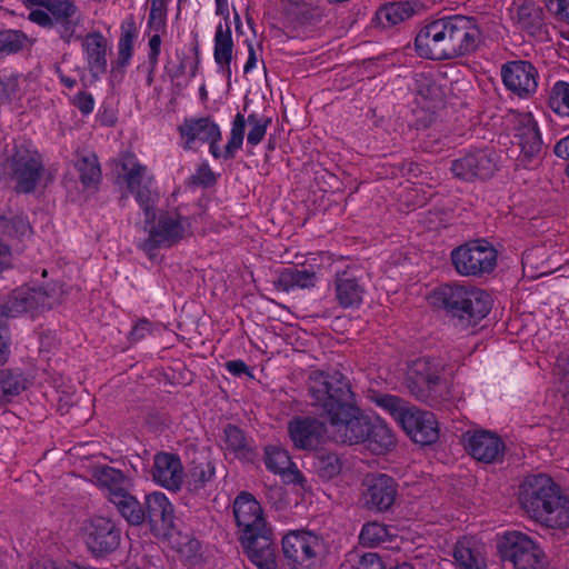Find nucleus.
<instances>
[{"instance_id":"nucleus-50","label":"nucleus","mask_w":569,"mask_h":569,"mask_svg":"<svg viewBox=\"0 0 569 569\" xmlns=\"http://www.w3.org/2000/svg\"><path fill=\"white\" fill-rule=\"evenodd\" d=\"M169 0H151L148 26L159 32L166 26L167 6Z\"/></svg>"},{"instance_id":"nucleus-12","label":"nucleus","mask_w":569,"mask_h":569,"mask_svg":"<svg viewBox=\"0 0 569 569\" xmlns=\"http://www.w3.org/2000/svg\"><path fill=\"white\" fill-rule=\"evenodd\" d=\"M516 133L521 153L517 159V166L530 168L538 161L542 152V139L538 124L531 113L516 116Z\"/></svg>"},{"instance_id":"nucleus-16","label":"nucleus","mask_w":569,"mask_h":569,"mask_svg":"<svg viewBox=\"0 0 569 569\" xmlns=\"http://www.w3.org/2000/svg\"><path fill=\"white\" fill-rule=\"evenodd\" d=\"M462 443L472 458L485 463L499 461L505 451L502 440L496 433L486 430L465 432Z\"/></svg>"},{"instance_id":"nucleus-45","label":"nucleus","mask_w":569,"mask_h":569,"mask_svg":"<svg viewBox=\"0 0 569 569\" xmlns=\"http://www.w3.org/2000/svg\"><path fill=\"white\" fill-rule=\"evenodd\" d=\"M264 463L268 470L282 473L289 470L292 462L288 452L277 446H268L264 451Z\"/></svg>"},{"instance_id":"nucleus-32","label":"nucleus","mask_w":569,"mask_h":569,"mask_svg":"<svg viewBox=\"0 0 569 569\" xmlns=\"http://www.w3.org/2000/svg\"><path fill=\"white\" fill-rule=\"evenodd\" d=\"M233 41L231 36V29L228 23L222 26L219 23L214 34V61L220 68H222L228 77L231 73L230 62L232 59Z\"/></svg>"},{"instance_id":"nucleus-47","label":"nucleus","mask_w":569,"mask_h":569,"mask_svg":"<svg viewBox=\"0 0 569 569\" xmlns=\"http://www.w3.org/2000/svg\"><path fill=\"white\" fill-rule=\"evenodd\" d=\"M26 41L27 37L21 31H0V57L17 53L24 47Z\"/></svg>"},{"instance_id":"nucleus-51","label":"nucleus","mask_w":569,"mask_h":569,"mask_svg":"<svg viewBox=\"0 0 569 569\" xmlns=\"http://www.w3.org/2000/svg\"><path fill=\"white\" fill-rule=\"evenodd\" d=\"M136 38L134 29L122 30L119 43H118V64L126 67L131 57L133 49V40Z\"/></svg>"},{"instance_id":"nucleus-57","label":"nucleus","mask_w":569,"mask_h":569,"mask_svg":"<svg viewBox=\"0 0 569 569\" xmlns=\"http://www.w3.org/2000/svg\"><path fill=\"white\" fill-rule=\"evenodd\" d=\"M71 563L53 560L48 557H41L34 560L29 569H70Z\"/></svg>"},{"instance_id":"nucleus-5","label":"nucleus","mask_w":569,"mask_h":569,"mask_svg":"<svg viewBox=\"0 0 569 569\" xmlns=\"http://www.w3.org/2000/svg\"><path fill=\"white\" fill-rule=\"evenodd\" d=\"M119 164L121 171L118 176L126 182L129 192L142 209L146 217L144 222L153 221L159 199L158 192L153 188V177L133 153H122Z\"/></svg>"},{"instance_id":"nucleus-31","label":"nucleus","mask_w":569,"mask_h":569,"mask_svg":"<svg viewBox=\"0 0 569 569\" xmlns=\"http://www.w3.org/2000/svg\"><path fill=\"white\" fill-rule=\"evenodd\" d=\"M244 117L241 113H237L232 121L230 138L224 147V150L221 151L218 146V142L220 140H211L210 142H208L211 154L214 158L223 157L224 159H232L236 156V152L242 147L244 139Z\"/></svg>"},{"instance_id":"nucleus-40","label":"nucleus","mask_w":569,"mask_h":569,"mask_svg":"<svg viewBox=\"0 0 569 569\" xmlns=\"http://www.w3.org/2000/svg\"><path fill=\"white\" fill-rule=\"evenodd\" d=\"M321 537L322 536H283L284 539H293L296 547L301 549L302 569H310L317 556L321 552Z\"/></svg>"},{"instance_id":"nucleus-62","label":"nucleus","mask_w":569,"mask_h":569,"mask_svg":"<svg viewBox=\"0 0 569 569\" xmlns=\"http://www.w3.org/2000/svg\"><path fill=\"white\" fill-rule=\"evenodd\" d=\"M226 367L233 376H241L249 373L248 366L242 360H231L226 363Z\"/></svg>"},{"instance_id":"nucleus-8","label":"nucleus","mask_w":569,"mask_h":569,"mask_svg":"<svg viewBox=\"0 0 569 569\" xmlns=\"http://www.w3.org/2000/svg\"><path fill=\"white\" fill-rule=\"evenodd\" d=\"M497 549L500 558L512 562L515 569H547L546 555L530 536H500Z\"/></svg>"},{"instance_id":"nucleus-37","label":"nucleus","mask_w":569,"mask_h":569,"mask_svg":"<svg viewBox=\"0 0 569 569\" xmlns=\"http://www.w3.org/2000/svg\"><path fill=\"white\" fill-rule=\"evenodd\" d=\"M313 470L322 480H331L342 470L341 458L333 451H318L313 458Z\"/></svg>"},{"instance_id":"nucleus-59","label":"nucleus","mask_w":569,"mask_h":569,"mask_svg":"<svg viewBox=\"0 0 569 569\" xmlns=\"http://www.w3.org/2000/svg\"><path fill=\"white\" fill-rule=\"evenodd\" d=\"M358 537H359L360 543H362L365 546L368 545L370 547H375V546H378L383 542H391L393 540V538H396L397 536H365V535H361Z\"/></svg>"},{"instance_id":"nucleus-44","label":"nucleus","mask_w":569,"mask_h":569,"mask_svg":"<svg viewBox=\"0 0 569 569\" xmlns=\"http://www.w3.org/2000/svg\"><path fill=\"white\" fill-rule=\"evenodd\" d=\"M373 401L378 407L389 412L399 425L402 423V418H405L412 408L401 398L393 395H377Z\"/></svg>"},{"instance_id":"nucleus-39","label":"nucleus","mask_w":569,"mask_h":569,"mask_svg":"<svg viewBox=\"0 0 569 569\" xmlns=\"http://www.w3.org/2000/svg\"><path fill=\"white\" fill-rule=\"evenodd\" d=\"M515 19L521 29L535 34L542 26V11L531 2L517 6Z\"/></svg>"},{"instance_id":"nucleus-20","label":"nucleus","mask_w":569,"mask_h":569,"mask_svg":"<svg viewBox=\"0 0 569 569\" xmlns=\"http://www.w3.org/2000/svg\"><path fill=\"white\" fill-rule=\"evenodd\" d=\"M335 298L342 308H358L366 292L365 283L356 269L338 271L333 279Z\"/></svg>"},{"instance_id":"nucleus-3","label":"nucleus","mask_w":569,"mask_h":569,"mask_svg":"<svg viewBox=\"0 0 569 569\" xmlns=\"http://www.w3.org/2000/svg\"><path fill=\"white\" fill-rule=\"evenodd\" d=\"M519 502L542 527L565 529L569 526V500L547 475L528 476L520 485Z\"/></svg>"},{"instance_id":"nucleus-49","label":"nucleus","mask_w":569,"mask_h":569,"mask_svg":"<svg viewBox=\"0 0 569 569\" xmlns=\"http://www.w3.org/2000/svg\"><path fill=\"white\" fill-rule=\"evenodd\" d=\"M246 124L248 123L250 126L249 133L247 136V142L250 146H257L262 141V139L266 136L267 128L271 122L270 118L267 117H259L256 113H251L246 119Z\"/></svg>"},{"instance_id":"nucleus-53","label":"nucleus","mask_w":569,"mask_h":569,"mask_svg":"<svg viewBox=\"0 0 569 569\" xmlns=\"http://www.w3.org/2000/svg\"><path fill=\"white\" fill-rule=\"evenodd\" d=\"M282 550L284 557L289 560L291 569H302L301 568V549L296 547V541L293 539H284L282 537Z\"/></svg>"},{"instance_id":"nucleus-23","label":"nucleus","mask_w":569,"mask_h":569,"mask_svg":"<svg viewBox=\"0 0 569 569\" xmlns=\"http://www.w3.org/2000/svg\"><path fill=\"white\" fill-rule=\"evenodd\" d=\"M184 472L180 458L174 453L159 452L153 458L152 478L161 487L177 491L181 488Z\"/></svg>"},{"instance_id":"nucleus-29","label":"nucleus","mask_w":569,"mask_h":569,"mask_svg":"<svg viewBox=\"0 0 569 569\" xmlns=\"http://www.w3.org/2000/svg\"><path fill=\"white\" fill-rule=\"evenodd\" d=\"M87 53L88 66L93 76L107 69V40L100 32L89 33L82 43Z\"/></svg>"},{"instance_id":"nucleus-35","label":"nucleus","mask_w":569,"mask_h":569,"mask_svg":"<svg viewBox=\"0 0 569 569\" xmlns=\"http://www.w3.org/2000/svg\"><path fill=\"white\" fill-rule=\"evenodd\" d=\"M111 502L117 507L121 516L133 526L141 525L146 519V511L141 503L127 491L116 495Z\"/></svg>"},{"instance_id":"nucleus-58","label":"nucleus","mask_w":569,"mask_h":569,"mask_svg":"<svg viewBox=\"0 0 569 569\" xmlns=\"http://www.w3.org/2000/svg\"><path fill=\"white\" fill-rule=\"evenodd\" d=\"M160 46H161V38H160L159 33L157 32L149 39V47H150L149 62L152 67H154L158 62V57L160 53Z\"/></svg>"},{"instance_id":"nucleus-55","label":"nucleus","mask_w":569,"mask_h":569,"mask_svg":"<svg viewBox=\"0 0 569 569\" xmlns=\"http://www.w3.org/2000/svg\"><path fill=\"white\" fill-rule=\"evenodd\" d=\"M72 103L77 107L82 114H89L93 111L94 100L91 93L80 91L74 96Z\"/></svg>"},{"instance_id":"nucleus-14","label":"nucleus","mask_w":569,"mask_h":569,"mask_svg":"<svg viewBox=\"0 0 569 569\" xmlns=\"http://www.w3.org/2000/svg\"><path fill=\"white\" fill-rule=\"evenodd\" d=\"M397 485L383 473L367 475L362 481V502L368 509L387 511L395 502Z\"/></svg>"},{"instance_id":"nucleus-42","label":"nucleus","mask_w":569,"mask_h":569,"mask_svg":"<svg viewBox=\"0 0 569 569\" xmlns=\"http://www.w3.org/2000/svg\"><path fill=\"white\" fill-rule=\"evenodd\" d=\"M24 389V379L20 373L9 369L0 370V406Z\"/></svg>"},{"instance_id":"nucleus-13","label":"nucleus","mask_w":569,"mask_h":569,"mask_svg":"<svg viewBox=\"0 0 569 569\" xmlns=\"http://www.w3.org/2000/svg\"><path fill=\"white\" fill-rule=\"evenodd\" d=\"M501 78L505 87L519 98L533 94L538 87V71L531 62L525 60L502 64Z\"/></svg>"},{"instance_id":"nucleus-56","label":"nucleus","mask_w":569,"mask_h":569,"mask_svg":"<svg viewBox=\"0 0 569 569\" xmlns=\"http://www.w3.org/2000/svg\"><path fill=\"white\" fill-rule=\"evenodd\" d=\"M92 531L90 533H114L116 526L111 519L98 516L91 519Z\"/></svg>"},{"instance_id":"nucleus-22","label":"nucleus","mask_w":569,"mask_h":569,"mask_svg":"<svg viewBox=\"0 0 569 569\" xmlns=\"http://www.w3.org/2000/svg\"><path fill=\"white\" fill-rule=\"evenodd\" d=\"M84 543L92 555L99 559L110 553L114 555V559L119 562L128 561L133 551V543L130 536H83Z\"/></svg>"},{"instance_id":"nucleus-7","label":"nucleus","mask_w":569,"mask_h":569,"mask_svg":"<svg viewBox=\"0 0 569 569\" xmlns=\"http://www.w3.org/2000/svg\"><path fill=\"white\" fill-rule=\"evenodd\" d=\"M451 260L459 274L481 277L496 268L497 251L487 241H471L456 248Z\"/></svg>"},{"instance_id":"nucleus-61","label":"nucleus","mask_w":569,"mask_h":569,"mask_svg":"<svg viewBox=\"0 0 569 569\" xmlns=\"http://www.w3.org/2000/svg\"><path fill=\"white\" fill-rule=\"evenodd\" d=\"M151 331V323L143 319V320H140L137 322V325L133 327V329L131 330V337L134 339V340H139V339H142L144 338V336L147 333H149Z\"/></svg>"},{"instance_id":"nucleus-27","label":"nucleus","mask_w":569,"mask_h":569,"mask_svg":"<svg viewBox=\"0 0 569 569\" xmlns=\"http://www.w3.org/2000/svg\"><path fill=\"white\" fill-rule=\"evenodd\" d=\"M94 482L107 491L108 499L128 490L129 481L122 471L110 466H98L92 470Z\"/></svg>"},{"instance_id":"nucleus-46","label":"nucleus","mask_w":569,"mask_h":569,"mask_svg":"<svg viewBox=\"0 0 569 569\" xmlns=\"http://www.w3.org/2000/svg\"><path fill=\"white\" fill-rule=\"evenodd\" d=\"M550 108L561 116H569V83L558 81L549 93Z\"/></svg>"},{"instance_id":"nucleus-15","label":"nucleus","mask_w":569,"mask_h":569,"mask_svg":"<svg viewBox=\"0 0 569 569\" xmlns=\"http://www.w3.org/2000/svg\"><path fill=\"white\" fill-rule=\"evenodd\" d=\"M51 308L46 291L38 288L20 287L13 290L0 307V316L14 318L26 312Z\"/></svg>"},{"instance_id":"nucleus-2","label":"nucleus","mask_w":569,"mask_h":569,"mask_svg":"<svg viewBox=\"0 0 569 569\" xmlns=\"http://www.w3.org/2000/svg\"><path fill=\"white\" fill-rule=\"evenodd\" d=\"M480 30L471 17L455 14L433 20L416 36L418 56L430 60H450L475 51Z\"/></svg>"},{"instance_id":"nucleus-52","label":"nucleus","mask_w":569,"mask_h":569,"mask_svg":"<svg viewBox=\"0 0 569 569\" xmlns=\"http://www.w3.org/2000/svg\"><path fill=\"white\" fill-rule=\"evenodd\" d=\"M31 231V226L23 216H14L4 224V232L10 237H28Z\"/></svg>"},{"instance_id":"nucleus-6","label":"nucleus","mask_w":569,"mask_h":569,"mask_svg":"<svg viewBox=\"0 0 569 569\" xmlns=\"http://www.w3.org/2000/svg\"><path fill=\"white\" fill-rule=\"evenodd\" d=\"M46 10H31L28 19L42 27L56 29L60 38L69 43L80 26V13L73 0H47Z\"/></svg>"},{"instance_id":"nucleus-19","label":"nucleus","mask_w":569,"mask_h":569,"mask_svg":"<svg viewBox=\"0 0 569 569\" xmlns=\"http://www.w3.org/2000/svg\"><path fill=\"white\" fill-rule=\"evenodd\" d=\"M400 426L415 442L423 446L431 445L439 438L438 422L429 411L412 407Z\"/></svg>"},{"instance_id":"nucleus-10","label":"nucleus","mask_w":569,"mask_h":569,"mask_svg":"<svg viewBox=\"0 0 569 569\" xmlns=\"http://www.w3.org/2000/svg\"><path fill=\"white\" fill-rule=\"evenodd\" d=\"M500 154L491 149H475L451 162L452 174L465 181L486 180L499 170Z\"/></svg>"},{"instance_id":"nucleus-24","label":"nucleus","mask_w":569,"mask_h":569,"mask_svg":"<svg viewBox=\"0 0 569 569\" xmlns=\"http://www.w3.org/2000/svg\"><path fill=\"white\" fill-rule=\"evenodd\" d=\"M179 132L187 149H193L198 143L221 139L219 126L208 117L184 120L179 127Z\"/></svg>"},{"instance_id":"nucleus-63","label":"nucleus","mask_w":569,"mask_h":569,"mask_svg":"<svg viewBox=\"0 0 569 569\" xmlns=\"http://www.w3.org/2000/svg\"><path fill=\"white\" fill-rule=\"evenodd\" d=\"M11 259L12 254L9 246L0 242V271L11 266Z\"/></svg>"},{"instance_id":"nucleus-34","label":"nucleus","mask_w":569,"mask_h":569,"mask_svg":"<svg viewBox=\"0 0 569 569\" xmlns=\"http://www.w3.org/2000/svg\"><path fill=\"white\" fill-rule=\"evenodd\" d=\"M316 273L309 270H300L296 267L284 268L277 279V287L283 291H290L295 288H310L316 284Z\"/></svg>"},{"instance_id":"nucleus-18","label":"nucleus","mask_w":569,"mask_h":569,"mask_svg":"<svg viewBox=\"0 0 569 569\" xmlns=\"http://www.w3.org/2000/svg\"><path fill=\"white\" fill-rule=\"evenodd\" d=\"M237 526L243 533H262L271 531L263 517L260 503L249 492H241L233 502Z\"/></svg>"},{"instance_id":"nucleus-64","label":"nucleus","mask_w":569,"mask_h":569,"mask_svg":"<svg viewBox=\"0 0 569 569\" xmlns=\"http://www.w3.org/2000/svg\"><path fill=\"white\" fill-rule=\"evenodd\" d=\"M555 153L562 159H569V136L560 139L555 146Z\"/></svg>"},{"instance_id":"nucleus-26","label":"nucleus","mask_w":569,"mask_h":569,"mask_svg":"<svg viewBox=\"0 0 569 569\" xmlns=\"http://www.w3.org/2000/svg\"><path fill=\"white\" fill-rule=\"evenodd\" d=\"M146 516L151 523L161 525L164 531L174 530L173 507L162 492H152L146 498Z\"/></svg>"},{"instance_id":"nucleus-28","label":"nucleus","mask_w":569,"mask_h":569,"mask_svg":"<svg viewBox=\"0 0 569 569\" xmlns=\"http://www.w3.org/2000/svg\"><path fill=\"white\" fill-rule=\"evenodd\" d=\"M164 545L168 543L176 550L179 559L189 567L199 562L201 557V543L196 536H157Z\"/></svg>"},{"instance_id":"nucleus-4","label":"nucleus","mask_w":569,"mask_h":569,"mask_svg":"<svg viewBox=\"0 0 569 569\" xmlns=\"http://www.w3.org/2000/svg\"><path fill=\"white\" fill-rule=\"evenodd\" d=\"M431 305L457 318L461 326H476L490 311L492 299L485 290L475 286L443 284L430 296Z\"/></svg>"},{"instance_id":"nucleus-17","label":"nucleus","mask_w":569,"mask_h":569,"mask_svg":"<svg viewBox=\"0 0 569 569\" xmlns=\"http://www.w3.org/2000/svg\"><path fill=\"white\" fill-rule=\"evenodd\" d=\"M288 432L295 447L315 450L327 439V426L311 417H296L288 425Z\"/></svg>"},{"instance_id":"nucleus-41","label":"nucleus","mask_w":569,"mask_h":569,"mask_svg":"<svg viewBox=\"0 0 569 569\" xmlns=\"http://www.w3.org/2000/svg\"><path fill=\"white\" fill-rule=\"evenodd\" d=\"M224 437L227 450L233 452L237 458L249 459L252 448L240 428L228 425L224 429Z\"/></svg>"},{"instance_id":"nucleus-38","label":"nucleus","mask_w":569,"mask_h":569,"mask_svg":"<svg viewBox=\"0 0 569 569\" xmlns=\"http://www.w3.org/2000/svg\"><path fill=\"white\" fill-rule=\"evenodd\" d=\"M28 80L20 74L0 77V106L19 101L26 89Z\"/></svg>"},{"instance_id":"nucleus-11","label":"nucleus","mask_w":569,"mask_h":569,"mask_svg":"<svg viewBox=\"0 0 569 569\" xmlns=\"http://www.w3.org/2000/svg\"><path fill=\"white\" fill-rule=\"evenodd\" d=\"M443 366L439 360L419 358L411 362L407 373V386L410 392L421 401H429L431 391L440 382Z\"/></svg>"},{"instance_id":"nucleus-30","label":"nucleus","mask_w":569,"mask_h":569,"mask_svg":"<svg viewBox=\"0 0 569 569\" xmlns=\"http://www.w3.org/2000/svg\"><path fill=\"white\" fill-rule=\"evenodd\" d=\"M363 445L372 453L382 455L395 447L396 437L383 421L375 418L370 425L369 435Z\"/></svg>"},{"instance_id":"nucleus-36","label":"nucleus","mask_w":569,"mask_h":569,"mask_svg":"<svg viewBox=\"0 0 569 569\" xmlns=\"http://www.w3.org/2000/svg\"><path fill=\"white\" fill-rule=\"evenodd\" d=\"M415 8L409 1L385 4L377 11V19L383 27H392L412 17Z\"/></svg>"},{"instance_id":"nucleus-1","label":"nucleus","mask_w":569,"mask_h":569,"mask_svg":"<svg viewBox=\"0 0 569 569\" xmlns=\"http://www.w3.org/2000/svg\"><path fill=\"white\" fill-rule=\"evenodd\" d=\"M310 405L325 413L332 426H341L342 441L358 445L366 441L373 418L356 403L349 379L339 371H311L307 380Z\"/></svg>"},{"instance_id":"nucleus-33","label":"nucleus","mask_w":569,"mask_h":569,"mask_svg":"<svg viewBox=\"0 0 569 569\" xmlns=\"http://www.w3.org/2000/svg\"><path fill=\"white\" fill-rule=\"evenodd\" d=\"M453 558L460 569H487L486 558L478 548L470 546L468 536H462L453 548Z\"/></svg>"},{"instance_id":"nucleus-9","label":"nucleus","mask_w":569,"mask_h":569,"mask_svg":"<svg viewBox=\"0 0 569 569\" xmlns=\"http://www.w3.org/2000/svg\"><path fill=\"white\" fill-rule=\"evenodd\" d=\"M148 230V238L141 243V249L152 257V252L161 247H172L183 239L190 229L189 220L178 212H163L153 221Z\"/></svg>"},{"instance_id":"nucleus-43","label":"nucleus","mask_w":569,"mask_h":569,"mask_svg":"<svg viewBox=\"0 0 569 569\" xmlns=\"http://www.w3.org/2000/svg\"><path fill=\"white\" fill-rule=\"evenodd\" d=\"M76 168L83 186L94 187L101 178V170L94 154L83 156L76 162Z\"/></svg>"},{"instance_id":"nucleus-25","label":"nucleus","mask_w":569,"mask_h":569,"mask_svg":"<svg viewBox=\"0 0 569 569\" xmlns=\"http://www.w3.org/2000/svg\"><path fill=\"white\" fill-rule=\"evenodd\" d=\"M42 171L40 160L30 154H17L12 160L13 179L17 181L19 192H31L34 190Z\"/></svg>"},{"instance_id":"nucleus-54","label":"nucleus","mask_w":569,"mask_h":569,"mask_svg":"<svg viewBox=\"0 0 569 569\" xmlns=\"http://www.w3.org/2000/svg\"><path fill=\"white\" fill-rule=\"evenodd\" d=\"M545 3L559 20L569 24V0H545Z\"/></svg>"},{"instance_id":"nucleus-48","label":"nucleus","mask_w":569,"mask_h":569,"mask_svg":"<svg viewBox=\"0 0 569 569\" xmlns=\"http://www.w3.org/2000/svg\"><path fill=\"white\" fill-rule=\"evenodd\" d=\"M214 475V467L210 461H193L187 475L189 483L196 489L202 488Z\"/></svg>"},{"instance_id":"nucleus-60","label":"nucleus","mask_w":569,"mask_h":569,"mask_svg":"<svg viewBox=\"0 0 569 569\" xmlns=\"http://www.w3.org/2000/svg\"><path fill=\"white\" fill-rule=\"evenodd\" d=\"M193 179L203 186H210L214 182L213 172L207 166L200 167Z\"/></svg>"},{"instance_id":"nucleus-21","label":"nucleus","mask_w":569,"mask_h":569,"mask_svg":"<svg viewBox=\"0 0 569 569\" xmlns=\"http://www.w3.org/2000/svg\"><path fill=\"white\" fill-rule=\"evenodd\" d=\"M272 536H239L243 552L258 569H278L277 543Z\"/></svg>"}]
</instances>
